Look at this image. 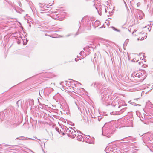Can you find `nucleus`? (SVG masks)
<instances>
[{
    "mask_svg": "<svg viewBox=\"0 0 153 153\" xmlns=\"http://www.w3.org/2000/svg\"><path fill=\"white\" fill-rule=\"evenodd\" d=\"M114 127L112 122L105 123L102 128V135L108 138L110 137L113 133Z\"/></svg>",
    "mask_w": 153,
    "mask_h": 153,
    "instance_id": "obj_1",
    "label": "nucleus"
},
{
    "mask_svg": "<svg viewBox=\"0 0 153 153\" xmlns=\"http://www.w3.org/2000/svg\"><path fill=\"white\" fill-rule=\"evenodd\" d=\"M133 80L137 81L138 82H142L144 79L143 74L141 71L134 72L131 75Z\"/></svg>",
    "mask_w": 153,
    "mask_h": 153,
    "instance_id": "obj_2",
    "label": "nucleus"
},
{
    "mask_svg": "<svg viewBox=\"0 0 153 153\" xmlns=\"http://www.w3.org/2000/svg\"><path fill=\"white\" fill-rule=\"evenodd\" d=\"M111 94L112 92L108 90H106L104 91L102 94L103 97L101 99V100L103 104L106 105H107L109 95H110Z\"/></svg>",
    "mask_w": 153,
    "mask_h": 153,
    "instance_id": "obj_3",
    "label": "nucleus"
},
{
    "mask_svg": "<svg viewBox=\"0 0 153 153\" xmlns=\"http://www.w3.org/2000/svg\"><path fill=\"white\" fill-rule=\"evenodd\" d=\"M133 119V118L131 117H127L123 122H121L122 123H123V125L121 126L122 127L131 126L132 125Z\"/></svg>",
    "mask_w": 153,
    "mask_h": 153,
    "instance_id": "obj_4",
    "label": "nucleus"
},
{
    "mask_svg": "<svg viewBox=\"0 0 153 153\" xmlns=\"http://www.w3.org/2000/svg\"><path fill=\"white\" fill-rule=\"evenodd\" d=\"M106 153H116V149L112 146H108L105 149Z\"/></svg>",
    "mask_w": 153,
    "mask_h": 153,
    "instance_id": "obj_5",
    "label": "nucleus"
},
{
    "mask_svg": "<svg viewBox=\"0 0 153 153\" xmlns=\"http://www.w3.org/2000/svg\"><path fill=\"white\" fill-rule=\"evenodd\" d=\"M8 127L11 128H13L16 127L18 125V124L14 120H12L8 122Z\"/></svg>",
    "mask_w": 153,
    "mask_h": 153,
    "instance_id": "obj_6",
    "label": "nucleus"
},
{
    "mask_svg": "<svg viewBox=\"0 0 153 153\" xmlns=\"http://www.w3.org/2000/svg\"><path fill=\"white\" fill-rule=\"evenodd\" d=\"M149 135H148V134H146L143 137V140L144 142V143H143V145H145L146 143H148V142L151 141L150 140L149 141Z\"/></svg>",
    "mask_w": 153,
    "mask_h": 153,
    "instance_id": "obj_7",
    "label": "nucleus"
},
{
    "mask_svg": "<svg viewBox=\"0 0 153 153\" xmlns=\"http://www.w3.org/2000/svg\"><path fill=\"white\" fill-rule=\"evenodd\" d=\"M53 91V89L51 88H46L44 89V92L48 96Z\"/></svg>",
    "mask_w": 153,
    "mask_h": 153,
    "instance_id": "obj_8",
    "label": "nucleus"
},
{
    "mask_svg": "<svg viewBox=\"0 0 153 153\" xmlns=\"http://www.w3.org/2000/svg\"><path fill=\"white\" fill-rule=\"evenodd\" d=\"M151 142V141H149V142H148V143H146L145 145L147 146L150 150L152 151L153 149V142Z\"/></svg>",
    "mask_w": 153,
    "mask_h": 153,
    "instance_id": "obj_9",
    "label": "nucleus"
},
{
    "mask_svg": "<svg viewBox=\"0 0 153 153\" xmlns=\"http://www.w3.org/2000/svg\"><path fill=\"white\" fill-rule=\"evenodd\" d=\"M136 10L137 11V13H139L138 14V15H139V17H138V18L139 19H142V16H140V15H141L143 13L142 11L140 10ZM137 16H138V15H137Z\"/></svg>",
    "mask_w": 153,
    "mask_h": 153,
    "instance_id": "obj_10",
    "label": "nucleus"
},
{
    "mask_svg": "<svg viewBox=\"0 0 153 153\" xmlns=\"http://www.w3.org/2000/svg\"><path fill=\"white\" fill-rule=\"evenodd\" d=\"M78 132H76V131L74 130V131H73V133L71 135V137L72 138H74L75 137H77L78 134Z\"/></svg>",
    "mask_w": 153,
    "mask_h": 153,
    "instance_id": "obj_11",
    "label": "nucleus"
},
{
    "mask_svg": "<svg viewBox=\"0 0 153 153\" xmlns=\"http://www.w3.org/2000/svg\"><path fill=\"white\" fill-rule=\"evenodd\" d=\"M87 138V140L86 142L89 143H92L93 141H91V140H93V138H91L89 136H88V137H86Z\"/></svg>",
    "mask_w": 153,
    "mask_h": 153,
    "instance_id": "obj_12",
    "label": "nucleus"
},
{
    "mask_svg": "<svg viewBox=\"0 0 153 153\" xmlns=\"http://www.w3.org/2000/svg\"><path fill=\"white\" fill-rule=\"evenodd\" d=\"M5 116V114L3 112H1L0 113V119L2 121L3 120Z\"/></svg>",
    "mask_w": 153,
    "mask_h": 153,
    "instance_id": "obj_13",
    "label": "nucleus"
},
{
    "mask_svg": "<svg viewBox=\"0 0 153 153\" xmlns=\"http://www.w3.org/2000/svg\"><path fill=\"white\" fill-rule=\"evenodd\" d=\"M73 131H74V129L72 127H71V128L70 130L67 133V134L70 136L71 137V135L73 133Z\"/></svg>",
    "mask_w": 153,
    "mask_h": 153,
    "instance_id": "obj_14",
    "label": "nucleus"
},
{
    "mask_svg": "<svg viewBox=\"0 0 153 153\" xmlns=\"http://www.w3.org/2000/svg\"><path fill=\"white\" fill-rule=\"evenodd\" d=\"M127 109H128V108L126 107V108H122V109H121L120 111H119V114H122L125 111H126V110Z\"/></svg>",
    "mask_w": 153,
    "mask_h": 153,
    "instance_id": "obj_15",
    "label": "nucleus"
},
{
    "mask_svg": "<svg viewBox=\"0 0 153 153\" xmlns=\"http://www.w3.org/2000/svg\"><path fill=\"white\" fill-rule=\"evenodd\" d=\"M71 128V127L68 128L66 126H64L63 127V129L65 130V131L66 132L68 133L70 131V130Z\"/></svg>",
    "mask_w": 153,
    "mask_h": 153,
    "instance_id": "obj_16",
    "label": "nucleus"
},
{
    "mask_svg": "<svg viewBox=\"0 0 153 153\" xmlns=\"http://www.w3.org/2000/svg\"><path fill=\"white\" fill-rule=\"evenodd\" d=\"M71 128V127L68 128L66 126H64L63 127V129L65 130V131L66 132L68 133L70 131V130Z\"/></svg>",
    "mask_w": 153,
    "mask_h": 153,
    "instance_id": "obj_17",
    "label": "nucleus"
},
{
    "mask_svg": "<svg viewBox=\"0 0 153 153\" xmlns=\"http://www.w3.org/2000/svg\"><path fill=\"white\" fill-rule=\"evenodd\" d=\"M24 137L23 136H21L18 137H17L16 139H16H19V140H27V138H23Z\"/></svg>",
    "mask_w": 153,
    "mask_h": 153,
    "instance_id": "obj_18",
    "label": "nucleus"
},
{
    "mask_svg": "<svg viewBox=\"0 0 153 153\" xmlns=\"http://www.w3.org/2000/svg\"><path fill=\"white\" fill-rule=\"evenodd\" d=\"M82 135H78L77 137V140H78L79 141H81L82 139Z\"/></svg>",
    "mask_w": 153,
    "mask_h": 153,
    "instance_id": "obj_19",
    "label": "nucleus"
},
{
    "mask_svg": "<svg viewBox=\"0 0 153 153\" xmlns=\"http://www.w3.org/2000/svg\"><path fill=\"white\" fill-rule=\"evenodd\" d=\"M119 111H116L115 112H113L112 113H111V114L112 115H118L119 114Z\"/></svg>",
    "mask_w": 153,
    "mask_h": 153,
    "instance_id": "obj_20",
    "label": "nucleus"
},
{
    "mask_svg": "<svg viewBox=\"0 0 153 153\" xmlns=\"http://www.w3.org/2000/svg\"><path fill=\"white\" fill-rule=\"evenodd\" d=\"M128 102L131 104H132L133 105H136V104L134 102H132V101L130 100Z\"/></svg>",
    "mask_w": 153,
    "mask_h": 153,
    "instance_id": "obj_21",
    "label": "nucleus"
},
{
    "mask_svg": "<svg viewBox=\"0 0 153 153\" xmlns=\"http://www.w3.org/2000/svg\"><path fill=\"white\" fill-rule=\"evenodd\" d=\"M95 8H96V9L97 10V11H98V12L99 13V14L100 15H101V14H100V13H99V11L100 10H101V8L100 7H97L96 6L95 7Z\"/></svg>",
    "mask_w": 153,
    "mask_h": 153,
    "instance_id": "obj_22",
    "label": "nucleus"
},
{
    "mask_svg": "<svg viewBox=\"0 0 153 153\" xmlns=\"http://www.w3.org/2000/svg\"><path fill=\"white\" fill-rule=\"evenodd\" d=\"M88 47H89V48H94V45H93L91 44H90L89 45H88Z\"/></svg>",
    "mask_w": 153,
    "mask_h": 153,
    "instance_id": "obj_23",
    "label": "nucleus"
},
{
    "mask_svg": "<svg viewBox=\"0 0 153 153\" xmlns=\"http://www.w3.org/2000/svg\"><path fill=\"white\" fill-rule=\"evenodd\" d=\"M128 42V40L127 39V40H126L124 43V45H127V44Z\"/></svg>",
    "mask_w": 153,
    "mask_h": 153,
    "instance_id": "obj_24",
    "label": "nucleus"
},
{
    "mask_svg": "<svg viewBox=\"0 0 153 153\" xmlns=\"http://www.w3.org/2000/svg\"><path fill=\"white\" fill-rule=\"evenodd\" d=\"M112 28H113V30H114L115 31H117L119 32L120 30L114 28V27H112Z\"/></svg>",
    "mask_w": 153,
    "mask_h": 153,
    "instance_id": "obj_25",
    "label": "nucleus"
},
{
    "mask_svg": "<svg viewBox=\"0 0 153 153\" xmlns=\"http://www.w3.org/2000/svg\"><path fill=\"white\" fill-rule=\"evenodd\" d=\"M95 23H97V25H99L100 24V21L96 20L95 22Z\"/></svg>",
    "mask_w": 153,
    "mask_h": 153,
    "instance_id": "obj_26",
    "label": "nucleus"
},
{
    "mask_svg": "<svg viewBox=\"0 0 153 153\" xmlns=\"http://www.w3.org/2000/svg\"><path fill=\"white\" fill-rule=\"evenodd\" d=\"M19 100L16 102V105L17 107H19Z\"/></svg>",
    "mask_w": 153,
    "mask_h": 153,
    "instance_id": "obj_27",
    "label": "nucleus"
},
{
    "mask_svg": "<svg viewBox=\"0 0 153 153\" xmlns=\"http://www.w3.org/2000/svg\"><path fill=\"white\" fill-rule=\"evenodd\" d=\"M124 1V4H125V7H126V9H127V10H129V9H128V7L127 6V5L126 4V2Z\"/></svg>",
    "mask_w": 153,
    "mask_h": 153,
    "instance_id": "obj_28",
    "label": "nucleus"
},
{
    "mask_svg": "<svg viewBox=\"0 0 153 153\" xmlns=\"http://www.w3.org/2000/svg\"><path fill=\"white\" fill-rule=\"evenodd\" d=\"M98 83H95L94 84V87H97V85H98Z\"/></svg>",
    "mask_w": 153,
    "mask_h": 153,
    "instance_id": "obj_29",
    "label": "nucleus"
},
{
    "mask_svg": "<svg viewBox=\"0 0 153 153\" xmlns=\"http://www.w3.org/2000/svg\"><path fill=\"white\" fill-rule=\"evenodd\" d=\"M66 105V104L65 103L64 104L63 103H62V104L60 103L61 106L62 107V108H63L64 105Z\"/></svg>",
    "mask_w": 153,
    "mask_h": 153,
    "instance_id": "obj_30",
    "label": "nucleus"
},
{
    "mask_svg": "<svg viewBox=\"0 0 153 153\" xmlns=\"http://www.w3.org/2000/svg\"><path fill=\"white\" fill-rule=\"evenodd\" d=\"M56 130L59 133H60V132H59V129L57 127H56Z\"/></svg>",
    "mask_w": 153,
    "mask_h": 153,
    "instance_id": "obj_31",
    "label": "nucleus"
},
{
    "mask_svg": "<svg viewBox=\"0 0 153 153\" xmlns=\"http://www.w3.org/2000/svg\"><path fill=\"white\" fill-rule=\"evenodd\" d=\"M84 51H81L80 52V53H79V54H80V55H82V54L84 53Z\"/></svg>",
    "mask_w": 153,
    "mask_h": 153,
    "instance_id": "obj_32",
    "label": "nucleus"
},
{
    "mask_svg": "<svg viewBox=\"0 0 153 153\" xmlns=\"http://www.w3.org/2000/svg\"><path fill=\"white\" fill-rule=\"evenodd\" d=\"M140 3H138L137 4V6H138V7H139V6H140Z\"/></svg>",
    "mask_w": 153,
    "mask_h": 153,
    "instance_id": "obj_33",
    "label": "nucleus"
},
{
    "mask_svg": "<svg viewBox=\"0 0 153 153\" xmlns=\"http://www.w3.org/2000/svg\"><path fill=\"white\" fill-rule=\"evenodd\" d=\"M128 113V111H126V114H124V115H127V114Z\"/></svg>",
    "mask_w": 153,
    "mask_h": 153,
    "instance_id": "obj_34",
    "label": "nucleus"
},
{
    "mask_svg": "<svg viewBox=\"0 0 153 153\" xmlns=\"http://www.w3.org/2000/svg\"><path fill=\"white\" fill-rule=\"evenodd\" d=\"M98 117V119L99 120V121H100V120L101 119V118H100L99 117Z\"/></svg>",
    "mask_w": 153,
    "mask_h": 153,
    "instance_id": "obj_35",
    "label": "nucleus"
},
{
    "mask_svg": "<svg viewBox=\"0 0 153 153\" xmlns=\"http://www.w3.org/2000/svg\"><path fill=\"white\" fill-rule=\"evenodd\" d=\"M141 105H140V104H136V106H140Z\"/></svg>",
    "mask_w": 153,
    "mask_h": 153,
    "instance_id": "obj_36",
    "label": "nucleus"
},
{
    "mask_svg": "<svg viewBox=\"0 0 153 153\" xmlns=\"http://www.w3.org/2000/svg\"><path fill=\"white\" fill-rule=\"evenodd\" d=\"M144 38H143L142 37V38H141V39L140 40H143Z\"/></svg>",
    "mask_w": 153,
    "mask_h": 153,
    "instance_id": "obj_37",
    "label": "nucleus"
},
{
    "mask_svg": "<svg viewBox=\"0 0 153 153\" xmlns=\"http://www.w3.org/2000/svg\"><path fill=\"white\" fill-rule=\"evenodd\" d=\"M151 65L152 66H153V60L152 62V63H151Z\"/></svg>",
    "mask_w": 153,
    "mask_h": 153,
    "instance_id": "obj_38",
    "label": "nucleus"
},
{
    "mask_svg": "<svg viewBox=\"0 0 153 153\" xmlns=\"http://www.w3.org/2000/svg\"><path fill=\"white\" fill-rule=\"evenodd\" d=\"M77 132H78V133H79V132L80 133H81V131H77Z\"/></svg>",
    "mask_w": 153,
    "mask_h": 153,
    "instance_id": "obj_39",
    "label": "nucleus"
},
{
    "mask_svg": "<svg viewBox=\"0 0 153 153\" xmlns=\"http://www.w3.org/2000/svg\"><path fill=\"white\" fill-rule=\"evenodd\" d=\"M42 4H42L41 3H39V5H40V6H41V5H42Z\"/></svg>",
    "mask_w": 153,
    "mask_h": 153,
    "instance_id": "obj_40",
    "label": "nucleus"
},
{
    "mask_svg": "<svg viewBox=\"0 0 153 153\" xmlns=\"http://www.w3.org/2000/svg\"><path fill=\"white\" fill-rule=\"evenodd\" d=\"M138 99H139L138 98H136V99H134V100H137Z\"/></svg>",
    "mask_w": 153,
    "mask_h": 153,
    "instance_id": "obj_41",
    "label": "nucleus"
},
{
    "mask_svg": "<svg viewBox=\"0 0 153 153\" xmlns=\"http://www.w3.org/2000/svg\"><path fill=\"white\" fill-rule=\"evenodd\" d=\"M47 10V9H46V10H43V11H47V10Z\"/></svg>",
    "mask_w": 153,
    "mask_h": 153,
    "instance_id": "obj_42",
    "label": "nucleus"
},
{
    "mask_svg": "<svg viewBox=\"0 0 153 153\" xmlns=\"http://www.w3.org/2000/svg\"><path fill=\"white\" fill-rule=\"evenodd\" d=\"M112 105H113V103H112ZM115 105H113V106H114V107L115 106Z\"/></svg>",
    "mask_w": 153,
    "mask_h": 153,
    "instance_id": "obj_43",
    "label": "nucleus"
},
{
    "mask_svg": "<svg viewBox=\"0 0 153 153\" xmlns=\"http://www.w3.org/2000/svg\"><path fill=\"white\" fill-rule=\"evenodd\" d=\"M28 139H31L30 138H28Z\"/></svg>",
    "mask_w": 153,
    "mask_h": 153,
    "instance_id": "obj_44",
    "label": "nucleus"
},
{
    "mask_svg": "<svg viewBox=\"0 0 153 153\" xmlns=\"http://www.w3.org/2000/svg\"><path fill=\"white\" fill-rule=\"evenodd\" d=\"M140 39V37H139V38L138 39L139 40V39Z\"/></svg>",
    "mask_w": 153,
    "mask_h": 153,
    "instance_id": "obj_45",
    "label": "nucleus"
},
{
    "mask_svg": "<svg viewBox=\"0 0 153 153\" xmlns=\"http://www.w3.org/2000/svg\"><path fill=\"white\" fill-rule=\"evenodd\" d=\"M120 105H119V106H118V108H120Z\"/></svg>",
    "mask_w": 153,
    "mask_h": 153,
    "instance_id": "obj_46",
    "label": "nucleus"
},
{
    "mask_svg": "<svg viewBox=\"0 0 153 153\" xmlns=\"http://www.w3.org/2000/svg\"><path fill=\"white\" fill-rule=\"evenodd\" d=\"M63 135L65 134L64 133H63Z\"/></svg>",
    "mask_w": 153,
    "mask_h": 153,
    "instance_id": "obj_47",
    "label": "nucleus"
},
{
    "mask_svg": "<svg viewBox=\"0 0 153 153\" xmlns=\"http://www.w3.org/2000/svg\"><path fill=\"white\" fill-rule=\"evenodd\" d=\"M152 152H153V150H152Z\"/></svg>",
    "mask_w": 153,
    "mask_h": 153,
    "instance_id": "obj_48",
    "label": "nucleus"
},
{
    "mask_svg": "<svg viewBox=\"0 0 153 153\" xmlns=\"http://www.w3.org/2000/svg\"><path fill=\"white\" fill-rule=\"evenodd\" d=\"M105 12H106V10L105 9Z\"/></svg>",
    "mask_w": 153,
    "mask_h": 153,
    "instance_id": "obj_49",
    "label": "nucleus"
},
{
    "mask_svg": "<svg viewBox=\"0 0 153 153\" xmlns=\"http://www.w3.org/2000/svg\"><path fill=\"white\" fill-rule=\"evenodd\" d=\"M84 50H85V48H84Z\"/></svg>",
    "mask_w": 153,
    "mask_h": 153,
    "instance_id": "obj_50",
    "label": "nucleus"
}]
</instances>
